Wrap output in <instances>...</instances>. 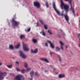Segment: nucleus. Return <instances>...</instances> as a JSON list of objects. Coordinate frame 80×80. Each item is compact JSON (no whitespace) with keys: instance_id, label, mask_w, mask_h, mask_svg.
<instances>
[{"instance_id":"15","label":"nucleus","mask_w":80,"mask_h":80,"mask_svg":"<svg viewBox=\"0 0 80 80\" xmlns=\"http://www.w3.org/2000/svg\"><path fill=\"white\" fill-rule=\"evenodd\" d=\"M9 48L11 50H13L14 49V48H13V46L12 45H9Z\"/></svg>"},{"instance_id":"31","label":"nucleus","mask_w":80,"mask_h":80,"mask_svg":"<svg viewBox=\"0 0 80 80\" xmlns=\"http://www.w3.org/2000/svg\"><path fill=\"white\" fill-rule=\"evenodd\" d=\"M60 43L61 45V46H63V43L62 42L60 41Z\"/></svg>"},{"instance_id":"17","label":"nucleus","mask_w":80,"mask_h":80,"mask_svg":"<svg viewBox=\"0 0 80 80\" xmlns=\"http://www.w3.org/2000/svg\"><path fill=\"white\" fill-rule=\"evenodd\" d=\"M33 73H34V72H33V71L31 72L30 73V75L31 77H32V76H33Z\"/></svg>"},{"instance_id":"32","label":"nucleus","mask_w":80,"mask_h":80,"mask_svg":"<svg viewBox=\"0 0 80 80\" xmlns=\"http://www.w3.org/2000/svg\"><path fill=\"white\" fill-rule=\"evenodd\" d=\"M44 28H45V29H47V26H46V25H44Z\"/></svg>"},{"instance_id":"48","label":"nucleus","mask_w":80,"mask_h":80,"mask_svg":"<svg viewBox=\"0 0 80 80\" xmlns=\"http://www.w3.org/2000/svg\"><path fill=\"white\" fill-rule=\"evenodd\" d=\"M62 12H63L64 11H62Z\"/></svg>"},{"instance_id":"26","label":"nucleus","mask_w":80,"mask_h":80,"mask_svg":"<svg viewBox=\"0 0 80 80\" xmlns=\"http://www.w3.org/2000/svg\"><path fill=\"white\" fill-rule=\"evenodd\" d=\"M3 79V77H2V75H0V80Z\"/></svg>"},{"instance_id":"44","label":"nucleus","mask_w":80,"mask_h":80,"mask_svg":"<svg viewBox=\"0 0 80 80\" xmlns=\"http://www.w3.org/2000/svg\"><path fill=\"white\" fill-rule=\"evenodd\" d=\"M9 23V25H10V22H8Z\"/></svg>"},{"instance_id":"38","label":"nucleus","mask_w":80,"mask_h":80,"mask_svg":"<svg viewBox=\"0 0 80 80\" xmlns=\"http://www.w3.org/2000/svg\"><path fill=\"white\" fill-rule=\"evenodd\" d=\"M38 22L37 23V26L38 27Z\"/></svg>"},{"instance_id":"37","label":"nucleus","mask_w":80,"mask_h":80,"mask_svg":"<svg viewBox=\"0 0 80 80\" xmlns=\"http://www.w3.org/2000/svg\"><path fill=\"white\" fill-rule=\"evenodd\" d=\"M45 45L47 47H48V44H47V42H46Z\"/></svg>"},{"instance_id":"5","label":"nucleus","mask_w":80,"mask_h":80,"mask_svg":"<svg viewBox=\"0 0 80 80\" xmlns=\"http://www.w3.org/2000/svg\"><path fill=\"white\" fill-rule=\"evenodd\" d=\"M22 45L23 46V48L24 51L28 52V51H29V48H27V44H24V43L23 42Z\"/></svg>"},{"instance_id":"14","label":"nucleus","mask_w":80,"mask_h":80,"mask_svg":"<svg viewBox=\"0 0 80 80\" xmlns=\"http://www.w3.org/2000/svg\"><path fill=\"white\" fill-rule=\"evenodd\" d=\"M56 52H58L59 51H60V49L58 46L56 47Z\"/></svg>"},{"instance_id":"10","label":"nucleus","mask_w":80,"mask_h":80,"mask_svg":"<svg viewBox=\"0 0 80 80\" xmlns=\"http://www.w3.org/2000/svg\"><path fill=\"white\" fill-rule=\"evenodd\" d=\"M48 42L50 44V45L51 48H54L55 47H54L53 43H51V42L48 40Z\"/></svg>"},{"instance_id":"45","label":"nucleus","mask_w":80,"mask_h":80,"mask_svg":"<svg viewBox=\"0 0 80 80\" xmlns=\"http://www.w3.org/2000/svg\"><path fill=\"white\" fill-rule=\"evenodd\" d=\"M55 69H56V68H54V70H55Z\"/></svg>"},{"instance_id":"46","label":"nucleus","mask_w":80,"mask_h":80,"mask_svg":"<svg viewBox=\"0 0 80 80\" xmlns=\"http://www.w3.org/2000/svg\"><path fill=\"white\" fill-rule=\"evenodd\" d=\"M58 37H60V36H59V35H58Z\"/></svg>"},{"instance_id":"41","label":"nucleus","mask_w":80,"mask_h":80,"mask_svg":"<svg viewBox=\"0 0 80 80\" xmlns=\"http://www.w3.org/2000/svg\"><path fill=\"white\" fill-rule=\"evenodd\" d=\"M30 80H33V78H31L30 79Z\"/></svg>"},{"instance_id":"27","label":"nucleus","mask_w":80,"mask_h":80,"mask_svg":"<svg viewBox=\"0 0 80 80\" xmlns=\"http://www.w3.org/2000/svg\"><path fill=\"white\" fill-rule=\"evenodd\" d=\"M58 56L59 57V61L60 62H61V61H62V59H61V57H60V56H59V55H58Z\"/></svg>"},{"instance_id":"25","label":"nucleus","mask_w":80,"mask_h":80,"mask_svg":"<svg viewBox=\"0 0 80 80\" xmlns=\"http://www.w3.org/2000/svg\"><path fill=\"white\" fill-rule=\"evenodd\" d=\"M39 21L43 25H44V23H43V21H42L40 19H39Z\"/></svg>"},{"instance_id":"1","label":"nucleus","mask_w":80,"mask_h":80,"mask_svg":"<svg viewBox=\"0 0 80 80\" xmlns=\"http://www.w3.org/2000/svg\"><path fill=\"white\" fill-rule=\"evenodd\" d=\"M53 7L56 12V13L59 15V16H62V17H64L65 20L68 22L69 24H70V22H69V17L67 15V14H64L62 12H60V11L59 10H58L56 8V6L55 5V3L53 2Z\"/></svg>"},{"instance_id":"9","label":"nucleus","mask_w":80,"mask_h":80,"mask_svg":"<svg viewBox=\"0 0 80 80\" xmlns=\"http://www.w3.org/2000/svg\"><path fill=\"white\" fill-rule=\"evenodd\" d=\"M40 59L41 60H42V61H44V62H45L47 63H49V61H48V60L45 58H41Z\"/></svg>"},{"instance_id":"35","label":"nucleus","mask_w":80,"mask_h":80,"mask_svg":"<svg viewBox=\"0 0 80 80\" xmlns=\"http://www.w3.org/2000/svg\"><path fill=\"white\" fill-rule=\"evenodd\" d=\"M61 48L62 49V50H63V46H61Z\"/></svg>"},{"instance_id":"42","label":"nucleus","mask_w":80,"mask_h":80,"mask_svg":"<svg viewBox=\"0 0 80 80\" xmlns=\"http://www.w3.org/2000/svg\"><path fill=\"white\" fill-rule=\"evenodd\" d=\"M66 48H68V46H66Z\"/></svg>"},{"instance_id":"40","label":"nucleus","mask_w":80,"mask_h":80,"mask_svg":"<svg viewBox=\"0 0 80 80\" xmlns=\"http://www.w3.org/2000/svg\"><path fill=\"white\" fill-rule=\"evenodd\" d=\"M48 72V70H45V72Z\"/></svg>"},{"instance_id":"29","label":"nucleus","mask_w":80,"mask_h":80,"mask_svg":"<svg viewBox=\"0 0 80 80\" xmlns=\"http://www.w3.org/2000/svg\"><path fill=\"white\" fill-rule=\"evenodd\" d=\"M35 75L36 76H39V74H38L37 72H36L35 73Z\"/></svg>"},{"instance_id":"20","label":"nucleus","mask_w":80,"mask_h":80,"mask_svg":"<svg viewBox=\"0 0 80 80\" xmlns=\"http://www.w3.org/2000/svg\"><path fill=\"white\" fill-rule=\"evenodd\" d=\"M7 67L9 68H12V65H8L7 66Z\"/></svg>"},{"instance_id":"13","label":"nucleus","mask_w":80,"mask_h":80,"mask_svg":"<svg viewBox=\"0 0 80 80\" xmlns=\"http://www.w3.org/2000/svg\"><path fill=\"white\" fill-rule=\"evenodd\" d=\"M40 33L42 34V35L43 36H45L46 35V34H45V32H44V31L43 30H42V31L40 32Z\"/></svg>"},{"instance_id":"11","label":"nucleus","mask_w":80,"mask_h":80,"mask_svg":"<svg viewBox=\"0 0 80 80\" xmlns=\"http://www.w3.org/2000/svg\"><path fill=\"white\" fill-rule=\"evenodd\" d=\"M31 52L32 53H37L38 52V49H36L34 50V51H33V50H31Z\"/></svg>"},{"instance_id":"8","label":"nucleus","mask_w":80,"mask_h":80,"mask_svg":"<svg viewBox=\"0 0 80 80\" xmlns=\"http://www.w3.org/2000/svg\"><path fill=\"white\" fill-rule=\"evenodd\" d=\"M34 5L37 7V8H40V4L38 2H34Z\"/></svg>"},{"instance_id":"12","label":"nucleus","mask_w":80,"mask_h":80,"mask_svg":"<svg viewBox=\"0 0 80 80\" xmlns=\"http://www.w3.org/2000/svg\"><path fill=\"white\" fill-rule=\"evenodd\" d=\"M59 78H63L65 77V75L64 74H60L58 75Z\"/></svg>"},{"instance_id":"49","label":"nucleus","mask_w":80,"mask_h":80,"mask_svg":"<svg viewBox=\"0 0 80 80\" xmlns=\"http://www.w3.org/2000/svg\"><path fill=\"white\" fill-rule=\"evenodd\" d=\"M73 7H74V5H73Z\"/></svg>"},{"instance_id":"30","label":"nucleus","mask_w":80,"mask_h":80,"mask_svg":"<svg viewBox=\"0 0 80 80\" xmlns=\"http://www.w3.org/2000/svg\"><path fill=\"white\" fill-rule=\"evenodd\" d=\"M30 30H31L30 28H29L28 30H26L25 31H26V32H30Z\"/></svg>"},{"instance_id":"4","label":"nucleus","mask_w":80,"mask_h":80,"mask_svg":"<svg viewBox=\"0 0 80 80\" xmlns=\"http://www.w3.org/2000/svg\"><path fill=\"white\" fill-rule=\"evenodd\" d=\"M12 24L13 26H18L19 25L20 22H17L15 21V19L14 18H12Z\"/></svg>"},{"instance_id":"47","label":"nucleus","mask_w":80,"mask_h":80,"mask_svg":"<svg viewBox=\"0 0 80 80\" xmlns=\"http://www.w3.org/2000/svg\"><path fill=\"white\" fill-rule=\"evenodd\" d=\"M79 22L80 23V20H79Z\"/></svg>"},{"instance_id":"39","label":"nucleus","mask_w":80,"mask_h":80,"mask_svg":"<svg viewBox=\"0 0 80 80\" xmlns=\"http://www.w3.org/2000/svg\"><path fill=\"white\" fill-rule=\"evenodd\" d=\"M52 52H50V55H52Z\"/></svg>"},{"instance_id":"22","label":"nucleus","mask_w":80,"mask_h":80,"mask_svg":"<svg viewBox=\"0 0 80 80\" xmlns=\"http://www.w3.org/2000/svg\"><path fill=\"white\" fill-rule=\"evenodd\" d=\"M45 5L46 6L47 8H48V7H49V5H48V2H47V1L46 2Z\"/></svg>"},{"instance_id":"34","label":"nucleus","mask_w":80,"mask_h":80,"mask_svg":"<svg viewBox=\"0 0 80 80\" xmlns=\"http://www.w3.org/2000/svg\"><path fill=\"white\" fill-rule=\"evenodd\" d=\"M16 64H17V65H19V62L18 61H16L15 62Z\"/></svg>"},{"instance_id":"23","label":"nucleus","mask_w":80,"mask_h":80,"mask_svg":"<svg viewBox=\"0 0 80 80\" xmlns=\"http://www.w3.org/2000/svg\"><path fill=\"white\" fill-rule=\"evenodd\" d=\"M24 67H25V68H27L28 67V64H27V63H25L24 64Z\"/></svg>"},{"instance_id":"24","label":"nucleus","mask_w":80,"mask_h":80,"mask_svg":"<svg viewBox=\"0 0 80 80\" xmlns=\"http://www.w3.org/2000/svg\"><path fill=\"white\" fill-rule=\"evenodd\" d=\"M31 69L30 68H27V69L26 70V72H28Z\"/></svg>"},{"instance_id":"33","label":"nucleus","mask_w":80,"mask_h":80,"mask_svg":"<svg viewBox=\"0 0 80 80\" xmlns=\"http://www.w3.org/2000/svg\"><path fill=\"white\" fill-rule=\"evenodd\" d=\"M23 37H24V36L23 35H21L20 38H21V39H22V38H23Z\"/></svg>"},{"instance_id":"6","label":"nucleus","mask_w":80,"mask_h":80,"mask_svg":"<svg viewBox=\"0 0 80 80\" xmlns=\"http://www.w3.org/2000/svg\"><path fill=\"white\" fill-rule=\"evenodd\" d=\"M20 53V56L22 57L23 58H27V56H25V54L23 53V52H22L21 51H19Z\"/></svg>"},{"instance_id":"18","label":"nucleus","mask_w":80,"mask_h":80,"mask_svg":"<svg viewBox=\"0 0 80 80\" xmlns=\"http://www.w3.org/2000/svg\"><path fill=\"white\" fill-rule=\"evenodd\" d=\"M32 41L33 43H37V40L36 39H32Z\"/></svg>"},{"instance_id":"43","label":"nucleus","mask_w":80,"mask_h":80,"mask_svg":"<svg viewBox=\"0 0 80 80\" xmlns=\"http://www.w3.org/2000/svg\"><path fill=\"white\" fill-rule=\"evenodd\" d=\"M2 65V63H0V65Z\"/></svg>"},{"instance_id":"16","label":"nucleus","mask_w":80,"mask_h":80,"mask_svg":"<svg viewBox=\"0 0 80 80\" xmlns=\"http://www.w3.org/2000/svg\"><path fill=\"white\" fill-rule=\"evenodd\" d=\"M0 74H2V75H4L5 76H6V75H7V73L6 72L3 73L0 72Z\"/></svg>"},{"instance_id":"36","label":"nucleus","mask_w":80,"mask_h":80,"mask_svg":"<svg viewBox=\"0 0 80 80\" xmlns=\"http://www.w3.org/2000/svg\"><path fill=\"white\" fill-rule=\"evenodd\" d=\"M16 70L17 71H20V69L18 68H16Z\"/></svg>"},{"instance_id":"3","label":"nucleus","mask_w":80,"mask_h":80,"mask_svg":"<svg viewBox=\"0 0 80 80\" xmlns=\"http://www.w3.org/2000/svg\"><path fill=\"white\" fill-rule=\"evenodd\" d=\"M66 2H68L71 5V8H70V10L72 11L73 14L74 15V17H75V10L74 9V8H72V0H64Z\"/></svg>"},{"instance_id":"28","label":"nucleus","mask_w":80,"mask_h":80,"mask_svg":"<svg viewBox=\"0 0 80 80\" xmlns=\"http://www.w3.org/2000/svg\"><path fill=\"white\" fill-rule=\"evenodd\" d=\"M48 33H49L50 34V35H52V32H50V30H48Z\"/></svg>"},{"instance_id":"2","label":"nucleus","mask_w":80,"mask_h":80,"mask_svg":"<svg viewBox=\"0 0 80 80\" xmlns=\"http://www.w3.org/2000/svg\"><path fill=\"white\" fill-rule=\"evenodd\" d=\"M61 7L62 9H63V8H64L65 12H66V13H67L68 12V8H69L68 6L66 5L64 3H63V2L62 0H61ZM63 6H64V8L63 7Z\"/></svg>"},{"instance_id":"21","label":"nucleus","mask_w":80,"mask_h":80,"mask_svg":"<svg viewBox=\"0 0 80 80\" xmlns=\"http://www.w3.org/2000/svg\"><path fill=\"white\" fill-rule=\"evenodd\" d=\"M26 70L24 69H22L21 70V73H25V72Z\"/></svg>"},{"instance_id":"7","label":"nucleus","mask_w":80,"mask_h":80,"mask_svg":"<svg viewBox=\"0 0 80 80\" xmlns=\"http://www.w3.org/2000/svg\"><path fill=\"white\" fill-rule=\"evenodd\" d=\"M22 77H23V76H22L21 75H18L15 78L14 80H21V78H22Z\"/></svg>"},{"instance_id":"19","label":"nucleus","mask_w":80,"mask_h":80,"mask_svg":"<svg viewBox=\"0 0 80 80\" xmlns=\"http://www.w3.org/2000/svg\"><path fill=\"white\" fill-rule=\"evenodd\" d=\"M20 44L18 43V45H17L16 47V48H19V47H20Z\"/></svg>"}]
</instances>
